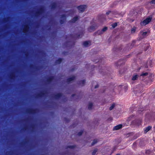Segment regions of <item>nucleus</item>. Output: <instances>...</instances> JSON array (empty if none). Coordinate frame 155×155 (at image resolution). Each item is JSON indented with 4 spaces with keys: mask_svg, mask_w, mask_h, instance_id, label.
I'll use <instances>...</instances> for the list:
<instances>
[{
    "mask_svg": "<svg viewBox=\"0 0 155 155\" xmlns=\"http://www.w3.org/2000/svg\"><path fill=\"white\" fill-rule=\"evenodd\" d=\"M57 6V4L56 3L54 2L51 5V8L52 9H54L56 8Z\"/></svg>",
    "mask_w": 155,
    "mask_h": 155,
    "instance_id": "15",
    "label": "nucleus"
},
{
    "mask_svg": "<svg viewBox=\"0 0 155 155\" xmlns=\"http://www.w3.org/2000/svg\"><path fill=\"white\" fill-rule=\"evenodd\" d=\"M74 147H75L74 146H67V147L66 148H67V149H68V148L73 149Z\"/></svg>",
    "mask_w": 155,
    "mask_h": 155,
    "instance_id": "24",
    "label": "nucleus"
},
{
    "mask_svg": "<svg viewBox=\"0 0 155 155\" xmlns=\"http://www.w3.org/2000/svg\"><path fill=\"white\" fill-rule=\"evenodd\" d=\"M75 78V76H73L67 79V82L68 83L70 82L71 81H72L74 80Z\"/></svg>",
    "mask_w": 155,
    "mask_h": 155,
    "instance_id": "7",
    "label": "nucleus"
},
{
    "mask_svg": "<svg viewBox=\"0 0 155 155\" xmlns=\"http://www.w3.org/2000/svg\"><path fill=\"white\" fill-rule=\"evenodd\" d=\"M116 155H120V154H116Z\"/></svg>",
    "mask_w": 155,
    "mask_h": 155,
    "instance_id": "43",
    "label": "nucleus"
},
{
    "mask_svg": "<svg viewBox=\"0 0 155 155\" xmlns=\"http://www.w3.org/2000/svg\"><path fill=\"white\" fill-rule=\"evenodd\" d=\"M150 4H155V0H152L150 2Z\"/></svg>",
    "mask_w": 155,
    "mask_h": 155,
    "instance_id": "34",
    "label": "nucleus"
},
{
    "mask_svg": "<svg viewBox=\"0 0 155 155\" xmlns=\"http://www.w3.org/2000/svg\"><path fill=\"white\" fill-rule=\"evenodd\" d=\"M122 125L121 124L117 125L115 126H114L113 128L114 130H119L122 127Z\"/></svg>",
    "mask_w": 155,
    "mask_h": 155,
    "instance_id": "6",
    "label": "nucleus"
},
{
    "mask_svg": "<svg viewBox=\"0 0 155 155\" xmlns=\"http://www.w3.org/2000/svg\"><path fill=\"white\" fill-rule=\"evenodd\" d=\"M121 64H122V63L121 62V61L120 60L117 63H116V66H118Z\"/></svg>",
    "mask_w": 155,
    "mask_h": 155,
    "instance_id": "25",
    "label": "nucleus"
},
{
    "mask_svg": "<svg viewBox=\"0 0 155 155\" xmlns=\"http://www.w3.org/2000/svg\"><path fill=\"white\" fill-rule=\"evenodd\" d=\"M78 19V16H76L74 17L70 21V22L71 23H74L76 22Z\"/></svg>",
    "mask_w": 155,
    "mask_h": 155,
    "instance_id": "10",
    "label": "nucleus"
},
{
    "mask_svg": "<svg viewBox=\"0 0 155 155\" xmlns=\"http://www.w3.org/2000/svg\"><path fill=\"white\" fill-rule=\"evenodd\" d=\"M103 33L102 30H98L97 32L96 33L98 35H101Z\"/></svg>",
    "mask_w": 155,
    "mask_h": 155,
    "instance_id": "20",
    "label": "nucleus"
},
{
    "mask_svg": "<svg viewBox=\"0 0 155 155\" xmlns=\"http://www.w3.org/2000/svg\"><path fill=\"white\" fill-rule=\"evenodd\" d=\"M74 95H74V94H72V97H74Z\"/></svg>",
    "mask_w": 155,
    "mask_h": 155,
    "instance_id": "41",
    "label": "nucleus"
},
{
    "mask_svg": "<svg viewBox=\"0 0 155 155\" xmlns=\"http://www.w3.org/2000/svg\"><path fill=\"white\" fill-rule=\"evenodd\" d=\"M112 25V27L113 28H114L117 26V23L116 22L114 23Z\"/></svg>",
    "mask_w": 155,
    "mask_h": 155,
    "instance_id": "23",
    "label": "nucleus"
},
{
    "mask_svg": "<svg viewBox=\"0 0 155 155\" xmlns=\"http://www.w3.org/2000/svg\"><path fill=\"white\" fill-rule=\"evenodd\" d=\"M107 29V28L106 27H104V28H103L102 30V31L103 32H104L106 31Z\"/></svg>",
    "mask_w": 155,
    "mask_h": 155,
    "instance_id": "22",
    "label": "nucleus"
},
{
    "mask_svg": "<svg viewBox=\"0 0 155 155\" xmlns=\"http://www.w3.org/2000/svg\"><path fill=\"white\" fill-rule=\"evenodd\" d=\"M152 128V127L149 126L148 127H146L144 130V133L145 134L149 131Z\"/></svg>",
    "mask_w": 155,
    "mask_h": 155,
    "instance_id": "9",
    "label": "nucleus"
},
{
    "mask_svg": "<svg viewBox=\"0 0 155 155\" xmlns=\"http://www.w3.org/2000/svg\"><path fill=\"white\" fill-rule=\"evenodd\" d=\"M39 15H40V13H41V9L40 7H39Z\"/></svg>",
    "mask_w": 155,
    "mask_h": 155,
    "instance_id": "37",
    "label": "nucleus"
},
{
    "mask_svg": "<svg viewBox=\"0 0 155 155\" xmlns=\"http://www.w3.org/2000/svg\"><path fill=\"white\" fill-rule=\"evenodd\" d=\"M112 14V12L110 11H109L106 13V14L107 15H108L110 14Z\"/></svg>",
    "mask_w": 155,
    "mask_h": 155,
    "instance_id": "33",
    "label": "nucleus"
},
{
    "mask_svg": "<svg viewBox=\"0 0 155 155\" xmlns=\"http://www.w3.org/2000/svg\"><path fill=\"white\" fill-rule=\"evenodd\" d=\"M148 74V73L147 72L143 73L141 74L140 76H147Z\"/></svg>",
    "mask_w": 155,
    "mask_h": 155,
    "instance_id": "26",
    "label": "nucleus"
},
{
    "mask_svg": "<svg viewBox=\"0 0 155 155\" xmlns=\"http://www.w3.org/2000/svg\"><path fill=\"white\" fill-rule=\"evenodd\" d=\"M135 43V41H133L132 42V43L131 45V48H132L133 46L134 45Z\"/></svg>",
    "mask_w": 155,
    "mask_h": 155,
    "instance_id": "32",
    "label": "nucleus"
},
{
    "mask_svg": "<svg viewBox=\"0 0 155 155\" xmlns=\"http://www.w3.org/2000/svg\"><path fill=\"white\" fill-rule=\"evenodd\" d=\"M114 107H115V104H112L109 108L110 110H112L114 108Z\"/></svg>",
    "mask_w": 155,
    "mask_h": 155,
    "instance_id": "21",
    "label": "nucleus"
},
{
    "mask_svg": "<svg viewBox=\"0 0 155 155\" xmlns=\"http://www.w3.org/2000/svg\"><path fill=\"white\" fill-rule=\"evenodd\" d=\"M41 125V122H40V119H39V129H40Z\"/></svg>",
    "mask_w": 155,
    "mask_h": 155,
    "instance_id": "35",
    "label": "nucleus"
},
{
    "mask_svg": "<svg viewBox=\"0 0 155 155\" xmlns=\"http://www.w3.org/2000/svg\"><path fill=\"white\" fill-rule=\"evenodd\" d=\"M139 92H140V93H141V91H140Z\"/></svg>",
    "mask_w": 155,
    "mask_h": 155,
    "instance_id": "45",
    "label": "nucleus"
},
{
    "mask_svg": "<svg viewBox=\"0 0 155 155\" xmlns=\"http://www.w3.org/2000/svg\"><path fill=\"white\" fill-rule=\"evenodd\" d=\"M83 33H81V34H80L78 35V38H79L83 36Z\"/></svg>",
    "mask_w": 155,
    "mask_h": 155,
    "instance_id": "31",
    "label": "nucleus"
},
{
    "mask_svg": "<svg viewBox=\"0 0 155 155\" xmlns=\"http://www.w3.org/2000/svg\"><path fill=\"white\" fill-rule=\"evenodd\" d=\"M85 82V80H83L82 81H81L79 82V84L81 85L82 86L84 85Z\"/></svg>",
    "mask_w": 155,
    "mask_h": 155,
    "instance_id": "17",
    "label": "nucleus"
},
{
    "mask_svg": "<svg viewBox=\"0 0 155 155\" xmlns=\"http://www.w3.org/2000/svg\"><path fill=\"white\" fill-rule=\"evenodd\" d=\"M97 142V140H93V142L92 143L91 145V146L94 145Z\"/></svg>",
    "mask_w": 155,
    "mask_h": 155,
    "instance_id": "19",
    "label": "nucleus"
},
{
    "mask_svg": "<svg viewBox=\"0 0 155 155\" xmlns=\"http://www.w3.org/2000/svg\"><path fill=\"white\" fill-rule=\"evenodd\" d=\"M151 18H147L143 21H141L140 24L141 26H144L148 24L151 21Z\"/></svg>",
    "mask_w": 155,
    "mask_h": 155,
    "instance_id": "1",
    "label": "nucleus"
},
{
    "mask_svg": "<svg viewBox=\"0 0 155 155\" xmlns=\"http://www.w3.org/2000/svg\"><path fill=\"white\" fill-rule=\"evenodd\" d=\"M83 132V130H82L80 132H79L78 133V135L79 136H80L82 134V133Z\"/></svg>",
    "mask_w": 155,
    "mask_h": 155,
    "instance_id": "29",
    "label": "nucleus"
},
{
    "mask_svg": "<svg viewBox=\"0 0 155 155\" xmlns=\"http://www.w3.org/2000/svg\"><path fill=\"white\" fill-rule=\"evenodd\" d=\"M62 61V59L59 58L57 60H56L55 63L56 64H60L61 63Z\"/></svg>",
    "mask_w": 155,
    "mask_h": 155,
    "instance_id": "13",
    "label": "nucleus"
},
{
    "mask_svg": "<svg viewBox=\"0 0 155 155\" xmlns=\"http://www.w3.org/2000/svg\"><path fill=\"white\" fill-rule=\"evenodd\" d=\"M66 20V17L65 15H61V19L60 22L61 24H62L64 23Z\"/></svg>",
    "mask_w": 155,
    "mask_h": 155,
    "instance_id": "4",
    "label": "nucleus"
},
{
    "mask_svg": "<svg viewBox=\"0 0 155 155\" xmlns=\"http://www.w3.org/2000/svg\"><path fill=\"white\" fill-rule=\"evenodd\" d=\"M97 27V26L96 25H94L89 27L88 28V31L90 32H91L94 31Z\"/></svg>",
    "mask_w": 155,
    "mask_h": 155,
    "instance_id": "3",
    "label": "nucleus"
},
{
    "mask_svg": "<svg viewBox=\"0 0 155 155\" xmlns=\"http://www.w3.org/2000/svg\"><path fill=\"white\" fill-rule=\"evenodd\" d=\"M54 76H51L48 77L46 81L48 83H51L54 79Z\"/></svg>",
    "mask_w": 155,
    "mask_h": 155,
    "instance_id": "5",
    "label": "nucleus"
},
{
    "mask_svg": "<svg viewBox=\"0 0 155 155\" xmlns=\"http://www.w3.org/2000/svg\"><path fill=\"white\" fill-rule=\"evenodd\" d=\"M86 8V6L85 5H80L77 7L79 12H83Z\"/></svg>",
    "mask_w": 155,
    "mask_h": 155,
    "instance_id": "2",
    "label": "nucleus"
},
{
    "mask_svg": "<svg viewBox=\"0 0 155 155\" xmlns=\"http://www.w3.org/2000/svg\"><path fill=\"white\" fill-rule=\"evenodd\" d=\"M136 28H132L131 30V32L132 33H134L136 31Z\"/></svg>",
    "mask_w": 155,
    "mask_h": 155,
    "instance_id": "28",
    "label": "nucleus"
},
{
    "mask_svg": "<svg viewBox=\"0 0 155 155\" xmlns=\"http://www.w3.org/2000/svg\"><path fill=\"white\" fill-rule=\"evenodd\" d=\"M74 70V69H72V70H71V71H73Z\"/></svg>",
    "mask_w": 155,
    "mask_h": 155,
    "instance_id": "42",
    "label": "nucleus"
},
{
    "mask_svg": "<svg viewBox=\"0 0 155 155\" xmlns=\"http://www.w3.org/2000/svg\"><path fill=\"white\" fill-rule=\"evenodd\" d=\"M39 97H40V96H41V93L40 92H39Z\"/></svg>",
    "mask_w": 155,
    "mask_h": 155,
    "instance_id": "40",
    "label": "nucleus"
},
{
    "mask_svg": "<svg viewBox=\"0 0 155 155\" xmlns=\"http://www.w3.org/2000/svg\"><path fill=\"white\" fill-rule=\"evenodd\" d=\"M90 42L89 41H85L83 43V45L84 47H87L88 46Z\"/></svg>",
    "mask_w": 155,
    "mask_h": 155,
    "instance_id": "11",
    "label": "nucleus"
},
{
    "mask_svg": "<svg viewBox=\"0 0 155 155\" xmlns=\"http://www.w3.org/2000/svg\"><path fill=\"white\" fill-rule=\"evenodd\" d=\"M150 152V151L149 150H147L146 151V153H149Z\"/></svg>",
    "mask_w": 155,
    "mask_h": 155,
    "instance_id": "38",
    "label": "nucleus"
},
{
    "mask_svg": "<svg viewBox=\"0 0 155 155\" xmlns=\"http://www.w3.org/2000/svg\"><path fill=\"white\" fill-rule=\"evenodd\" d=\"M62 95L61 93H58L54 95V98L56 99H58L61 97Z\"/></svg>",
    "mask_w": 155,
    "mask_h": 155,
    "instance_id": "8",
    "label": "nucleus"
},
{
    "mask_svg": "<svg viewBox=\"0 0 155 155\" xmlns=\"http://www.w3.org/2000/svg\"><path fill=\"white\" fill-rule=\"evenodd\" d=\"M147 32L146 31L144 32H141V35L142 36L143 38H144L147 36Z\"/></svg>",
    "mask_w": 155,
    "mask_h": 155,
    "instance_id": "16",
    "label": "nucleus"
},
{
    "mask_svg": "<svg viewBox=\"0 0 155 155\" xmlns=\"http://www.w3.org/2000/svg\"><path fill=\"white\" fill-rule=\"evenodd\" d=\"M39 39H40V37H39ZM40 42V41H39V43Z\"/></svg>",
    "mask_w": 155,
    "mask_h": 155,
    "instance_id": "44",
    "label": "nucleus"
},
{
    "mask_svg": "<svg viewBox=\"0 0 155 155\" xmlns=\"http://www.w3.org/2000/svg\"><path fill=\"white\" fill-rule=\"evenodd\" d=\"M39 54H40V50H39ZM40 57L39 56V61H40Z\"/></svg>",
    "mask_w": 155,
    "mask_h": 155,
    "instance_id": "39",
    "label": "nucleus"
},
{
    "mask_svg": "<svg viewBox=\"0 0 155 155\" xmlns=\"http://www.w3.org/2000/svg\"><path fill=\"white\" fill-rule=\"evenodd\" d=\"M133 117V116H130V117H129L127 119V121H130V120H131L132 117Z\"/></svg>",
    "mask_w": 155,
    "mask_h": 155,
    "instance_id": "30",
    "label": "nucleus"
},
{
    "mask_svg": "<svg viewBox=\"0 0 155 155\" xmlns=\"http://www.w3.org/2000/svg\"><path fill=\"white\" fill-rule=\"evenodd\" d=\"M28 25H26L25 26L23 29V32L24 33H26L28 31Z\"/></svg>",
    "mask_w": 155,
    "mask_h": 155,
    "instance_id": "14",
    "label": "nucleus"
},
{
    "mask_svg": "<svg viewBox=\"0 0 155 155\" xmlns=\"http://www.w3.org/2000/svg\"><path fill=\"white\" fill-rule=\"evenodd\" d=\"M139 76L137 74L134 75L132 77V80L133 81L136 80L138 78Z\"/></svg>",
    "mask_w": 155,
    "mask_h": 155,
    "instance_id": "12",
    "label": "nucleus"
},
{
    "mask_svg": "<svg viewBox=\"0 0 155 155\" xmlns=\"http://www.w3.org/2000/svg\"><path fill=\"white\" fill-rule=\"evenodd\" d=\"M97 151V149H94L92 153V155H95Z\"/></svg>",
    "mask_w": 155,
    "mask_h": 155,
    "instance_id": "27",
    "label": "nucleus"
},
{
    "mask_svg": "<svg viewBox=\"0 0 155 155\" xmlns=\"http://www.w3.org/2000/svg\"><path fill=\"white\" fill-rule=\"evenodd\" d=\"M93 106V104L91 103H89L88 106V109L89 110H91L92 108V107Z\"/></svg>",
    "mask_w": 155,
    "mask_h": 155,
    "instance_id": "18",
    "label": "nucleus"
},
{
    "mask_svg": "<svg viewBox=\"0 0 155 155\" xmlns=\"http://www.w3.org/2000/svg\"><path fill=\"white\" fill-rule=\"evenodd\" d=\"M98 87V85H96L95 87V88H96Z\"/></svg>",
    "mask_w": 155,
    "mask_h": 155,
    "instance_id": "36",
    "label": "nucleus"
}]
</instances>
